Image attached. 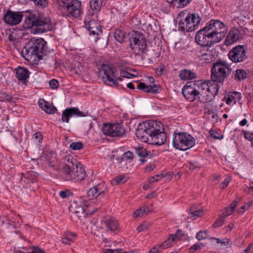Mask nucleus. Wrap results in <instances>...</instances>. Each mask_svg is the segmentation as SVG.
I'll use <instances>...</instances> for the list:
<instances>
[{"label":"nucleus","instance_id":"50","mask_svg":"<svg viewBox=\"0 0 253 253\" xmlns=\"http://www.w3.org/2000/svg\"><path fill=\"white\" fill-rule=\"evenodd\" d=\"M204 246V244L201 243L200 244H195L189 248V250L191 253H194L197 250H200L202 247Z\"/></svg>","mask_w":253,"mask_h":253},{"label":"nucleus","instance_id":"42","mask_svg":"<svg viewBox=\"0 0 253 253\" xmlns=\"http://www.w3.org/2000/svg\"><path fill=\"white\" fill-rule=\"evenodd\" d=\"M83 147V143L80 142H72L70 145V148L73 150H79Z\"/></svg>","mask_w":253,"mask_h":253},{"label":"nucleus","instance_id":"44","mask_svg":"<svg viewBox=\"0 0 253 253\" xmlns=\"http://www.w3.org/2000/svg\"><path fill=\"white\" fill-rule=\"evenodd\" d=\"M73 195L70 190L61 191L59 192V196L62 198H66Z\"/></svg>","mask_w":253,"mask_h":253},{"label":"nucleus","instance_id":"54","mask_svg":"<svg viewBox=\"0 0 253 253\" xmlns=\"http://www.w3.org/2000/svg\"><path fill=\"white\" fill-rule=\"evenodd\" d=\"M161 175H156L151 177L149 180V183H153L154 182L158 181L161 178H162Z\"/></svg>","mask_w":253,"mask_h":253},{"label":"nucleus","instance_id":"51","mask_svg":"<svg viewBox=\"0 0 253 253\" xmlns=\"http://www.w3.org/2000/svg\"><path fill=\"white\" fill-rule=\"evenodd\" d=\"M221 244L222 245H223L226 248L230 247L232 246L231 241L227 238L224 239L223 241L221 242Z\"/></svg>","mask_w":253,"mask_h":253},{"label":"nucleus","instance_id":"33","mask_svg":"<svg viewBox=\"0 0 253 253\" xmlns=\"http://www.w3.org/2000/svg\"><path fill=\"white\" fill-rule=\"evenodd\" d=\"M126 36V33H125L124 31L118 29H116L114 32V36L115 39L118 42L121 43L124 42V39Z\"/></svg>","mask_w":253,"mask_h":253},{"label":"nucleus","instance_id":"59","mask_svg":"<svg viewBox=\"0 0 253 253\" xmlns=\"http://www.w3.org/2000/svg\"><path fill=\"white\" fill-rule=\"evenodd\" d=\"M148 228V225L146 223H143L141 225H140L137 228V231L139 232L142 231H144L146 230Z\"/></svg>","mask_w":253,"mask_h":253},{"label":"nucleus","instance_id":"7","mask_svg":"<svg viewBox=\"0 0 253 253\" xmlns=\"http://www.w3.org/2000/svg\"><path fill=\"white\" fill-rule=\"evenodd\" d=\"M211 79L216 83H223L231 72L225 61H218L213 63L211 69Z\"/></svg>","mask_w":253,"mask_h":253},{"label":"nucleus","instance_id":"38","mask_svg":"<svg viewBox=\"0 0 253 253\" xmlns=\"http://www.w3.org/2000/svg\"><path fill=\"white\" fill-rule=\"evenodd\" d=\"M135 153L140 158H145L148 156V152L146 148L138 146L135 148Z\"/></svg>","mask_w":253,"mask_h":253},{"label":"nucleus","instance_id":"11","mask_svg":"<svg viewBox=\"0 0 253 253\" xmlns=\"http://www.w3.org/2000/svg\"><path fill=\"white\" fill-rule=\"evenodd\" d=\"M101 70L103 72L102 78L106 84L110 86L119 85L118 81H122V79L117 77V71L115 67L104 64L102 65Z\"/></svg>","mask_w":253,"mask_h":253},{"label":"nucleus","instance_id":"3","mask_svg":"<svg viewBox=\"0 0 253 253\" xmlns=\"http://www.w3.org/2000/svg\"><path fill=\"white\" fill-rule=\"evenodd\" d=\"M23 26L26 29L34 27L35 30L39 33H45L52 28L49 18L40 17L31 13L25 17Z\"/></svg>","mask_w":253,"mask_h":253},{"label":"nucleus","instance_id":"26","mask_svg":"<svg viewBox=\"0 0 253 253\" xmlns=\"http://www.w3.org/2000/svg\"><path fill=\"white\" fill-rule=\"evenodd\" d=\"M29 71L24 67L19 66L16 69V76L20 81H25L29 77Z\"/></svg>","mask_w":253,"mask_h":253},{"label":"nucleus","instance_id":"61","mask_svg":"<svg viewBox=\"0 0 253 253\" xmlns=\"http://www.w3.org/2000/svg\"><path fill=\"white\" fill-rule=\"evenodd\" d=\"M160 248L159 247V245H158L157 247H155L152 248L150 250L149 253H161V252L159 251V249Z\"/></svg>","mask_w":253,"mask_h":253},{"label":"nucleus","instance_id":"31","mask_svg":"<svg viewBox=\"0 0 253 253\" xmlns=\"http://www.w3.org/2000/svg\"><path fill=\"white\" fill-rule=\"evenodd\" d=\"M192 0H167L168 2L173 7H184L189 3Z\"/></svg>","mask_w":253,"mask_h":253},{"label":"nucleus","instance_id":"12","mask_svg":"<svg viewBox=\"0 0 253 253\" xmlns=\"http://www.w3.org/2000/svg\"><path fill=\"white\" fill-rule=\"evenodd\" d=\"M195 41L198 44L202 47H210L218 43L206 26L197 32L195 35Z\"/></svg>","mask_w":253,"mask_h":253},{"label":"nucleus","instance_id":"4","mask_svg":"<svg viewBox=\"0 0 253 253\" xmlns=\"http://www.w3.org/2000/svg\"><path fill=\"white\" fill-rule=\"evenodd\" d=\"M55 5L63 15L75 18L80 15L81 2L78 0H55Z\"/></svg>","mask_w":253,"mask_h":253},{"label":"nucleus","instance_id":"23","mask_svg":"<svg viewBox=\"0 0 253 253\" xmlns=\"http://www.w3.org/2000/svg\"><path fill=\"white\" fill-rule=\"evenodd\" d=\"M137 88L146 92L157 93L159 92L160 86L155 84L147 85L144 83L141 82L138 84Z\"/></svg>","mask_w":253,"mask_h":253},{"label":"nucleus","instance_id":"35","mask_svg":"<svg viewBox=\"0 0 253 253\" xmlns=\"http://www.w3.org/2000/svg\"><path fill=\"white\" fill-rule=\"evenodd\" d=\"M189 211V214H190V216H188V218H191L192 217H194L193 219H195L197 217L201 216L203 214V210H196V207L194 206L192 207L190 209Z\"/></svg>","mask_w":253,"mask_h":253},{"label":"nucleus","instance_id":"22","mask_svg":"<svg viewBox=\"0 0 253 253\" xmlns=\"http://www.w3.org/2000/svg\"><path fill=\"white\" fill-rule=\"evenodd\" d=\"M85 25L86 28L93 35H98L102 33L101 27L95 20H89L87 23L85 24Z\"/></svg>","mask_w":253,"mask_h":253},{"label":"nucleus","instance_id":"8","mask_svg":"<svg viewBox=\"0 0 253 253\" xmlns=\"http://www.w3.org/2000/svg\"><path fill=\"white\" fill-rule=\"evenodd\" d=\"M195 144V140L190 134L186 132L174 133L172 144L176 149L186 151L192 147Z\"/></svg>","mask_w":253,"mask_h":253},{"label":"nucleus","instance_id":"53","mask_svg":"<svg viewBox=\"0 0 253 253\" xmlns=\"http://www.w3.org/2000/svg\"><path fill=\"white\" fill-rule=\"evenodd\" d=\"M124 157L126 159L132 160L134 158V155L131 152L128 151L124 154Z\"/></svg>","mask_w":253,"mask_h":253},{"label":"nucleus","instance_id":"9","mask_svg":"<svg viewBox=\"0 0 253 253\" xmlns=\"http://www.w3.org/2000/svg\"><path fill=\"white\" fill-rule=\"evenodd\" d=\"M206 27L217 42H219L227 34V27L218 20H211L207 23Z\"/></svg>","mask_w":253,"mask_h":253},{"label":"nucleus","instance_id":"24","mask_svg":"<svg viewBox=\"0 0 253 253\" xmlns=\"http://www.w3.org/2000/svg\"><path fill=\"white\" fill-rule=\"evenodd\" d=\"M180 79L182 81H188L197 79V74L195 72L188 69H183L180 71L179 75Z\"/></svg>","mask_w":253,"mask_h":253},{"label":"nucleus","instance_id":"20","mask_svg":"<svg viewBox=\"0 0 253 253\" xmlns=\"http://www.w3.org/2000/svg\"><path fill=\"white\" fill-rule=\"evenodd\" d=\"M73 116L85 117L87 116V113L80 111L78 108H67L62 112L61 120L63 122L68 123L69 118Z\"/></svg>","mask_w":253,"mask_h":253},{"label":"nucleus","instance_id":"64","mask_svg":"<svg viewBox=\"0 0 253 253\" xmlns=\"http://www.w3.org/2000/svg\"><path fill=\"white\" fill-rule=\"evenodd\" d=\"M249 205L248 204L243 205L241 209L243 210V211H240V212H244L245 211L247 210L249 208Z\"/></svg>","mask_w":253,"mask_h":253},{"label":"nucleus","instance_id":"43","mask_svg":"<svg viewBox=\"0 0 253 253\" xmlns=\"http://www.w3.org/2000/svg\"><path fill=\"white\" fill-rule=\"evenodd\" d=\"M210 134L212 138L214 139H221L223 137L221 133L216 132L213 130L210 131Z\"/></svg>","mask_w":253,"mask_h":253},{"label":"nucleus","instance_id":"16","mask_svg":"<svg viewBox=\"0 0 253 253\" xmlns=\"http://www.w3.org/2000/svg\"><path fill=\"white\" fill-rule=\"evenodd\" d=\"M162 130L160 129V126L158 125V123L156 122V126H154V133H153L152 137L149 140L150 144H155L161 145L164 144L167 140L166 133L164 131L163 126Z\"/></svg>","mask_w":253,"mask_h":253},{"label":"nucleus","instance_id":"62","mask_svg":"<svg viewBox=\"0 0 253 253\" xmlns=\"http://www.w3.org/2000/svg\"><path fill=\"white\" fill-rule=\"evenodd\" d=\"M229 182V180L228 178H225L224 180L221 183V185H222L221 188L224 189L227 186L228 183Z\"/></svg>","mask_w":253,"mask_h":253},{"label":"nucleus","instance_id":"36","mask_svg":"<svg viewBox=\"0 0 253 253\" xmlns=\"http://www.w3.org/2000/svg\"><path fill=\"white\" fill-rule=\"evenodd\" d=\"M24 174L23 173H20L19 174L18 178H13L12 180V182L13 184V188L15 187L20 188L22 186H24V185L22 183L23 181V176Z\"/></svg>","mask_w":253,"mask_h":253},{"label":"nucleus","instance_id":"48","mask_svg":"<svg viewBox=\"0 0 253 253\" xmlns=\"http://www.w3.org/2000/svg\"><path fill=\"white\" fill-rule=\"evenodd\" d=\"M49 85L52 89H56L59 86V83L57 80L55 79H52L49 82Z\"/></svg>","mask_w":253,"mask_h":253},{"label":"nucleus","instance_id":"55","mask_svg":"<svg viewBox=\"0 0 253 253\" xmlns=\"http://www.w3.org/2000/svg\"><path fill=\"white\" fill-rule=\"evenodd\" d=\"M34 138L36 139L38 142H41L42 139V136L40 132H36L34 134Z\"/></svg>","mask_w":253,"mask_h":253},{"label":"nucleus","instance_id":"6","mask_svg":"<svg viewBox=\"0 0 253 253\" xmlns=\"http://www.w3.org/2000/svg\"><path fill=\"white\" fill-rule=\"evenodd\" d=\"M129 41V47L136 55H141L146 50V41L141 33L132 31L130 34Z\"/></svg>","mask_w":253,"mask_h":253},{"label":"nucleus","instance_id":"28","mask_svg":"<svg viewBox=\"0 0 253 253\" xmlns=\"http://www.w3.org/2000/svg\"><path fill=\"white\" fill-rule=\"evenodd\" d=\"M40 107L46 113L51 114H54L57 111L56 108L43 99L39 101Z\"/></svg>","mask_w":253,"mask_h":253},{"label":"nucleus","instance_id":"46","mask_svg":"<svg viewBox=\"0 0 253 253\" xmlns=\"http://www.w3.org/2000/svg\"><path fill=\"white\" fill-rule=\"evenodd\" d=\"M207 231H200L196 235V238L198 240H201L206 239L207 237Z\"/></svg>","mask_w":253,"mask_h":253},{"label":"nucleus","instance_id":"30","mask_svg":"<svg viewBox=\"0 0 253 253\" xmlns=\"http://www.w3.org/2000/svg\"><path fill=\"white\" fill-rule=\"evenodd\" d=\"M89 4L90 9L93 11L91 15L97 17L96 14L101 9L102 3L98 0H90Z\"/></svg>","mask_w":253,"mask_h":253},{"label":"nucleus","instance_id":"13","mask_svg":"<svg viewBox=\"0 0 253 253\" xmlns=\"http://www.w3.org/2000/svg\"><path fill=\"white\" fill-rule=\"evenodd\" d=\"M228 56L232 62L236 63L244 62L248 58L246 49L241 45L236 46L231 49Z\"/></svg>","mask_w":253,"mask_h":253},{"label":"nucleus","instance_id":"45","mask_svg":"<svg viewBox=\"0 0 253 253\" xmlns=\"http://www.w3.org/2000/svg\"><path fill=\"white\" fill-rule=\"evenodd\" d=\"M27 177L29 179H31L32 181H36L38 178V174L33 171H29L27 173Z\"/></svg>","mask_w":253,"mask_h":253},{"label":"nucleus","instance_id":"25","mask_svg":"<svg viewBox=\"0 0 253 253\" xmlns=\"http://www.w3.org/2000/svg\"><path fill=\"white\" fill-rule=\"evenodd\" d=\"M101 184H98L93 186L92 188H90L87 193L88 197L90 199H93L94 198L104 193V191L101 189Z\"/></svg>","mask_w":253,"mask_h":253},{"label":"nucleus","instance_id":"5","mask_svg":"<svg viewBox=\"0 0 253 253\" xmlns=\"http://www.w3.org/2000/svg\"><path fill=\"white\" fill-rule=\"evenodd\" d=\"M185 15L183 12H181L177 17L179 30L183 32L194 31L195 27L201 22L200 17L196 14H188L186 16Z\"/></svg>","mask_w":253,"mask_h":253},{"label":"nucleus","instance_id":"19","mask_svg":"<svg viewBox=\"0 0 253 253\" xmlns=\"http://www.w3.org/2000/svg\"><path fill=\"white\" fill-rule=\"evenodd\" d=\"M23 15L19 12H14L8 10L4 15L3 19L9 25H16L18 24L22 20Z\"/></svg>","mask_w":253,"mask_h":253},{"label":"nucleus","instance_id":"2","mask_svg":"<svg viewBox=\"0 0 253 253\" xmlns=\"http://www.w3.org/2000/svg\"><path fill=\"white\" fill-rule=\"evenodd\" d=\"M46 42L42 38L32 40L25 45L22 54L29 61L42 59Z\"/></svg>","mask_w":253,"mask_h":253},{"label":"nucleus","instance_id":"47","mask_svg":"<svg viewBox=\"0 0 253 253\" xmlns=\"http://www.w3.org/2000/svg\"><path fill=\"white\" fill-rule=\"evenodd\" d=\"M145 212V209H143V207H140L138 209L135 211L133 212V215L135 217L141 216Z\"/></svg>","mask_w":253,"mask_h":253},{"label":"nucleus","instance_id":"37","mask_svg":"<svg viewBox=\"0 0 253 253\" xmlns=\"http://www.w3.org/2000/svg\"><path fill=\"white\" fill-rule=\"evenodd\" d=\"M175 237L174 235L173 234H171L169 238L165 241L163 244L159 245V247L161 248L163 247L164 249H168L172 246L171 243L175 240Z\"/></svg>","mask_w":253,"mask_h":253},{"label":"nucleus","instance_id":"56","mask_svg":"<svg viewBox=\"0 0 253 253\" xmlns=\"http://www.w3.org/2000/svg\"><path fill=\"white\" fill-rule=\"evenodd\" d=\"M122 249L120 250H111V249H105L103 250L104 253H122L121 251Z\"/></svg>","mask_w":253,"mask_h":253},{"label":"nucleus","instance_id":"49","mask_svg":"<svg viewBox=\"0 0 253 253\" xmlns=\"http://www.w3.org/2000/svg\"><path fill=\"white\" fill-rule=\"evenodd\" d=\"M120 74L121 77L128 79H130L132 77H134V76L133 74L129 73L126 71L124 70L121 71L120 72Z\"/></svg>","mask_w":253,"mask_h":253},{"label":"nucleus","instance_id":"41","mask_svg":"<svg viewBox=\"0 0 253 253\" xmlns=\"http://www.w3.org/2000/svg\"><path fill=\"white\" fill-rule=\"evenodd\" d=\"M12 97L4 92H0V101L11 102Z\"/></svg>","mask_w":253,"mask_h":253},{"label":"nucleus","instance_id":"39","mask_svg":"<svg viewBox=\"0 0 253 253\" xmlns=\"http://www.w3.org/2000/svg\"><path fill=\"white\" fill-rule=\"evenodd\" d=\"M199 57L201 60L205 61L206 63H210L212 61L214 56L210 52L207 51L206 52L199 55Z\"/></svg>","mask_w":253,"mask_h":253},{"label":"nucleus","instance_id":"40","mask_svg":"<svg viewBox=\"0 0 253 253\" xmlns=\"http://www.w3.org/2000/svg\"><path fill=\"white\" fill-rule=\"evenodd\" d=\"M225 217L221 214L219 217H218L212 224V227L213 228H216L221 226L225 223Z\"/></svg>","mask_w":253,"mask_h":253},{"label":"nucleus","instance_id":"21","mask_svg":"<svg viewBox=\"0 0 253 253\" xmlns=\"http://www.w3.org/2000/svg\"><path fill=\"white\" fill-rule=\"evenodd\" d=\"M239 29L236 28L230 30L224 42L225 44L229 45L240 40L242 38Z\"/></svg>","mask_w":253,"mask_h":253},{"label":"nucleus","instance_id":"63","mask_svg":"<svg viewBox=\"0 0 253 253\" xmlns=\"http://www.w3.org/2000/svg\"><path fill=\"white\" fill-rule=\"evenodd\" d=\"M253 246V243H251L249 244L248 247L244 250V253H249L252 247Z\"/></svg>","mask_w":253,"mask_h":253},{"label":"nucleus","instance_id":"14","mask_svg":"<svg viewBox=\"0 0 253 253\" xmlns=\"http://www.w3.org/2000/svg\"><path fill=\"white\" fill-rule=\"evenodd\" d=\"M103 133L111 137H120L125 134V128L120 124H105L102 127Z\"/></svg>","mask_w":253,"mask_h":253},{"label":"nucleus","instance_id":"17","mask_svg":"<svg viewBox=\"0 0 253 253\" xmlns=\"http://www.w3.org/2000/svg\"><path fill=\"white\" fill-rule=\"evenodd\" d=\"M182 93L185 98L190 102H193L195 100L200 102V98L193 85L190 84V82H188L183 86L182 89Z\"/></svg>","mask_w":253,"mask_h":253},{"label":"nucleus","instance_id":"1","mask_svg":"<svg viewBox=\"0 0 253 253\" xmlns=\"http://www.w3.org/2000/svg\"><path fill=\"white\" fill-rule=\"evenodd\" d=\"M63 178L66 181H79L86 176L83 166L71 155H67L63 159Z\"/></svg>","mask_w":253,"mask_h":253},{"label":"nucleus","instance_id":"27","mask_svg":"<svg viewBox=\"0 0 253 253\" xmlns=\"http://www.w3.org/2000/svg\"><path fill=\"white\" fill-rule=\"evenodd\" d=\"M208 84V90L207 94L209 95V99L208 102L212 99V97H214L218 91L219 87L217 84H212L210 81L207 82Z\"/></svg>","mask_w":253,"mask_h":253},{"label":"nucleus","instance_id":"10","mask_svg":"<svg viewBox=\"0 0 253 253\" xmlns=\"http://www.w3.org/2000/svg\"><path fill=\"white\" fill-rule=\"evenodd\" d=\"M154 126H156V121L150 120L139 124L136 131L137 137L141 141L149 144V140L154 133Z\"/></svg>","mask_w":253,"mask_h":253},{"label":"nucleus","instance_id":"18","mask_svg":"<svg viewBox=\"0 0 253 253\" xmlns=\"http://www.w3.org/2000/svg\"><path fill=\"white\" fill-rule=\"evenodd\" d=\"M101 225L102 228L107 231H115L119 228L118 220L110 216H106L103 218L101 222Z\"/></svg>","mask_w":253,"mask_h":253},{"label":"nucleus","instance_id":"15","mask_svg":"<svg viewBox=\"0 0 253 253\" xmlns=\"http://www.w3.org/2000/svg\"><path fill=\"white\" fill-rule=\"evenodd\" d=\"M190 84H192L195 89L197 94L200 98V102L203 103L208 102L209 95L207 94L208 88L207 82L198 80L190 82Z\"/></svg>","mask_w":253,"mask_h":253},{"label":"nucleus","instance_id":"60","mask_svg":"<svg viewBox=\"0 0 253 253\" xmlns=\"http://www.w3.org/2000/svg\"><path fill=\"white\" fill-rule=\"evenodd\" d=\"M45 158L48 161V166L49 167H53L54 166V165L52 161H50V158L51 157V156H49L47 154H45Z\"/></svg>","mask_w":253,"mask_h":253},{"label":"nucleus","instance_id":"52","mask_svg":"<svg viewBox=\"0 0 253 253\" xmlns=\"http://www.w3.org/2000/svg\"><path fill=\"white\" fill-rule=\"evenodd\" d=\"M175 237V239H180L181 237L185 236L184 232L182 230H178L175 234H173Z\"/></svg>","mask_w":253,"mask_h":253},{"label":"nucleus","instance_id":"29","mask_svg":"<svg viewBox=\"0 0 253 253\" xmlns=\"http://www.w3.org/2000/svg\"><path fill=\"white\" fill-rule=\"evenodd\" d=\"M77 237L75 233L71 232H66L62 238V242L65 245H70V243L75 241Z\"/></svg>","mask_w":253,"mask_h":253},{"label":"nucleus","instance_id":"58","mask_svg":"<svg viewBox=\"0 0 253 253\" xmlns=\"http://www.w3.org/2000/svg\"><path fill=\"white\" fill-rule=\"evenodd\" d=\"M124 178H125V177L124 175H120L119 176H118V177H116V178H115L114 179V181L116 184H119L120 183L124 182L123 181L124 180Z\"/></svg>","mask_w":253,"mask_h":253},{"label":"nucleus","instance_id":"57","mask_svg":"<svg viewBox=\"0 0 253 253\" xmlns=\"http://www.w3.org/2000/svg\"><path fill=\"white\" fill-rule=\"evenodd\" d=\"M243 132L244 137L246 139L251 141L252 143L253 142V133H252V135H251L246 131H244Z\"/></svg>","mask_w":253,"mask_h":253},{"label":"nucleus","instance_id":"34","mask_svg":"<svg viewBox=\"0 0 253 253\" xmlns=\"http://www.w3.org/2000/svg\"><path fill=\"white\" fill-rule=\"evenodd\" d=\"M237 204L238 202L236 201H234L230 204L229 207L224 209L221 214L225 217L231 215L234 211V209L236 207Z\"/></svg>","mask_w":253,"mask_h":253},{"label":"nucleus","instance_id":"32","mask_svg":"<svg viewBox=\"0 0 253 253\" xmlns=\"http://www.w3.org/2000/svg\"><path fill=\"white\" fill-rule=\"evenodd\" d=\"M234 79L237 81H241L247 78V73L243 69H237L234 73Z\"/></svg>","mask_w":253,"mask_h":253}]
</instances>
